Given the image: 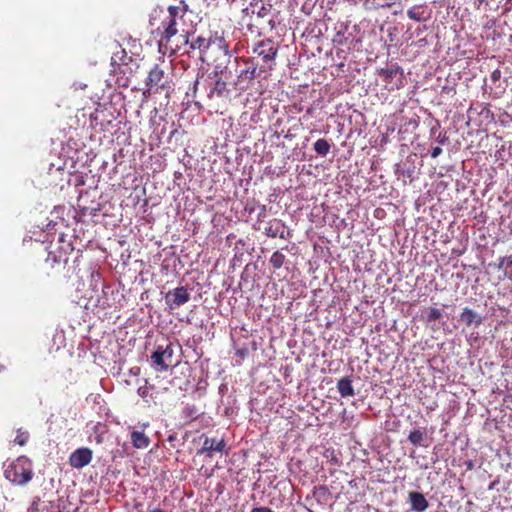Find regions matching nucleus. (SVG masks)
<instances>
[{"instance_id":"nucleus-1","label":"nucleus","mask_w":512,"mask_h":512,"mask_svg":"<svg viewBox=\"0 0 512 512\" xmlns=\"http://www.w3.org/2000/svg\"><path fill=\"white\" fill-rule=\"evenodd\" d=\"M5 478L12 484L23 486L34 476L32 461L26 456H19L6 468Z\"/></svg>"},{"instance_id":"nucleus-2","label":"nucleus","mask_w":512,"mask_h":512,"mask_svg":"<svg viewBox=\"0 0 512 512\" xmlns=\"http://www.w3.org/2000/svg\"><path fill=\"white\" fill-rule=\"evenodd\" d=\"M253 56L259 61L260 71L265 73L271 71L276 66V56L278 54V45L272 39H264L253 46Z\"/></svg>"},{"instance_id":"nucleus-3","label":"nucleus","mask_w":512,"mask_h":512,"mask_svg":"<svg viewBox=\"0 0 512 512\" xmlns=\"http://www.w3.org/2000/svg\"><path fill=\"white\" fill-rule=\"evenodd\" d=\"M222 74L223 71L215 70L204 79L202 84L206 98L211 102L225 101L229 98L230 90Z\"/></svg>"},{"instance_id":"nucleus-4","label":"nucleus","mask_w":512,"mask_h":512,"mask_svg":"<svg viewBox=\"0 0 512 512\" xmlns=\"http://www.w3.org/2000/svg\"><path fill=\"white\" fill-rule=\"evenodd\" d=\"M183 6H169L168 13L169 15L165 18L161 25L163 28V32L161 35V41H165L166 43L170 42L171 38L175 36L178 32L177 29V19L182 18L187 11V5L182 2Z\"/></svg>"},{"instance_id":"nucleus-5","label":"nucleus","mask_w":512,"mask_h":512,"mask_svg":"<svg viewBox=\"0 0 512 512\" xmlns=\"http://www.w3.org/2000/svg\"><path fill=\"white\" fill-rule=\"evenodd\" d=\"M377 74L385 83V88L389 91L400 89L404 86V72L397 63L381 68L377 71Z\"/></svg>"},{"instance_id":"nucleus-6","label":"nucleus","mask_w":512,"mask_h":512,"mask_svg":"<svg viewBox=\"0 0 512 512\" xmlns=\"http://www.w3.org/2000/svg\"><path fill=\"white\" fill-rule=\"evenodd\" d=\"M174 349L172 343L166 346L158 345L151 355L152 365L157 371H167L172 363Z\"/></svg>"},{"instance_id":"nucleus-7","label":"nucleus","mask_w":512,"mask_h":512,"mask_svg":"<svg viewBox=\"0 0 512 512\" xmlns=\"http://www.w3.org/2000/svg\"><path fill=\"white\" fill-rule=\"evenodd\" d=\"M246 67L242 69L237 76V84L242 82L250 83L255 78L261 77L264 71H260L259 61L256 58H247L243 60Z\"/></svg>"},{"instance_id":"nucleus-8","label":"nucleus","mask_w":512,"mask_h":512,"mask_svg":"<svg viewBox=\"0 0 512 512\" xmlns=\"http://www.w3.org/2000/svg\"><path fill=\"white\" fill-rule=\"evenodd\" d=\"M165 300L171 310L176 309L190 300V293L184 286L176 287L166 294Z\"/></svg>"},{"instance_id":"nucleus-9","label":"nucleus","mask_w":512,"mask_h":512,"mask_svg":"<svg viewBox=\"0 0 512 512\" xmlns=\"http://www.w3.org/2000/svg\"><path fill=\"white\" fill-rule=\"evenodd\" d=\"M93 458V451L87 447H81L73 451L68 459V463L72 468L82 469L90 464Z\"/></svg>"},{"instance_id":"nucleus-10","label":"nucleus","mask_w":512,"mask_h":512,"mask_svg":"<svg viewBox=\"0 0 512 512\" xmlns=\"http://www.w3.org/2000/svg\"><path fill=\"white\" fill-rule=\"evenodd\" d=\"M165 72L160 68L159 65H155L148 74L146 79V86L148 87V91H152L155 88L154 92H159V90H164L166 88L165 85Z\"/></svg>"},{"instance_id":"nucleus-11","label":"nucleus","mask_w":512,"mask_h":512,"mask_svg":"<svg viewBox=\"0 0 512 512\" xmlns=\"http://www.w3.org/2000/svg\"><path fill=\"white\" fill-rule=\"evenodd\" d=\"M226 447L224 439L217 440L215 438H209L205 436L201 449L197 451L198 455H205L206 457L212 458L214 452H223Z\"/></svg>"},{"instance_id":"nucleus-12","label":"nucleus","mask_w":512,"mask_h":512,"mask_svg":"<svg viewBox=\"0 0 512 512\" xmlns=\"http://www.w3.org/2000/svg\"><path fill=\"white\" fill-rule=\"evenodd\" d=\"M264 233L270 238L279 237L286 239L285 235V223L277 218H273L267 222V226L264 228Z\"/></svg>"},{"instance_id":"nucleus-13","label":"nucleus","mask_w":512,"mask_h":512,"mask_svg":"<svg viewBox=\"0 0 512 512\" xmlns=\"http://www.w3.org/2000/svg\"><path fill=\"white\" fill-rule=\"evenodd\" d=\"M132 60L130 56H128L126 50L121 47V45H116V50L113 51L111 56V66L113 67V72L117 73V70H120L122 65H128Z\"/></svg>"},{"instance_id":"nucleus-14","label":"nucleus","mask_w":512,"mask_h":512,"mask_svg":"<svg viewBox=\"0 0 512 512\" xmlns=\"http://www.w3.org/2000/svg\"><path fill=\"white\" fill-rule=\"evenodd\" d=\"M408 499L411 509L415 512H424L429 507L427 499L420 492H410Z\"/></svg>"},{"instance_id":"nucleus-15","label":"nucleus","mask_w":512,"mask_h":512,"mask_svg":"<svg viewBox=\"0 0 512 512\" xmlns=\"http://www.w3.org/2000/svg\"><path fill=\"white\" fill-rule=\"evenodd\" d=\"M270 5H266L264 0H251L249 7H246L243 12L256 14L259 18H265L270 13Z\"/></svg>"},{"instance_id":"nucleus-16","label":"nucleus","mask_w":512,"mask_h":512,"mask_svg":"<svg viewBox=\"0 0 512 512\" xmlns=\"http://www.w3.org/2000/svg\"><path fill=\"white\" fill-rule=\"evenodd\" d=\"M460 321L465 323L466 326L472 324L479 326L482 324V317L472 309L465 307L460 315Z\"/></svg>"},{"instance_id":"nucleus-17","label":"nucleus","mask_w":512,"mask_h":512,"mask_svg":"<svg viewBox=\"0 0 512 512\" xmlns=\"http://www.w3.org/2000/svg\"><path fill=\"white\" fill-rule=\"evenodd\" d=\"M337 389L341 397L347 398L355 395L352 380L349 377H343L337 382Z\"/></svg>"},{"instance_id":"nucleus-18","label":"nucleus","mask_w":512,"mask_h":512,"mask_svg":"<svg viewBox=\"0 0 512 512\" xmlns=\"http://www.w3.org/2000/svg\"><path fill=\"white\" fill-rule=\"evenodd\" d=\"M131 442L137 449H145L150 444L149 437L142 431L131 432Z\"/></svg>"},{"instance_id":"nucleus-19","label":"nucleus","mask_w":512,"mask_h":512,"mask_svg":"<svg viewBox=\"0 0 512 512\" xmlns=\"http://www.w3.org/2000/svg\"><path fill=\"white\" fill-rule=\"evenodd\" d=\"M66 262V258H63L61 255L58 256L54 251H49L45 259V265L51 270L64 267Z\"/></svg>"},{"instance_id":"nucleus-20","label":"nucleus","mask_w":512,"mask_h":512,"mask_svg":"<svg viewBox=\"0 0 512 512\" xmlns=\"http://www.w3.org/2000/svg\"><path fill=\"white\" fill-rule=\"evenodd\" d=\"M210 47V39H207L202 36H198L196 39L192 40L190 43L191 49H198L200 54H204Z\"/></svg>"},{"instance_id":"nucleus-21","label":"nucleus","mask_w":512,"mask_h":512,"mask_svg":"<svg viewBox=\"0 0 512 512\" xmlns=\"http://www.w3.org/2000/svg\"><path fill=\"white\" fill-rule=\"evenodd\" d=\"M330 149H331V143L328 140L324 139V138L318 139L314 143V151L319 156H322V157L327 156L328 153L330 152Z\"/></svg>"},{"instance_id":"nucleus-22","label":"nucleus","mask_w":512,"mask_h":512,"mask_svg":"<svg viewBox=\"0 0 512 512\" xmlns=\"http://www.w3.org/2000/svg\"><path fill=\"white\" fill-rule=\"evenodd\" d=\"M285 260L286 256L282 252L275 251L270 257V264L275 270L280 269L285 263Z\"/></svg>"},{"instance_id":"nucleus-23","label":"nucleus","mask_w":512,"mask_h":512,"mask_svg":"<svg viewBox=\"0 0 512 512\" xmlns=\"http://www.w3.org/2000/svg\"><path fill=\"white\" fill-rule=\"evenodd\" d=\"M424 438H425V434L421 430H413L410 432V434L408 436L409 442L411 444H413L414 446L421 445Z\"/></svg>"},{"instance_id":"nucleus-24","label":"nucleus","mask_w":512,"mask_h":512,"mask_svg":"<svg viewBox=\"0 0 512 512\" xmlns=\"http://www.w3.org/2000/svg\"><path fill=\"white\" fill-rule=\"evenodd\" d=\"M30 439V434L28 431L23 430L22 428L17 429V434L14 439V443L18 444L19 446H25Z\"/></svg>"},{"instance_id":"nucleus-25","label":"nucleus","mask_w":512,"mask_h":512,"mask_svg":"<svg viewBox=\"0 0 512 512\" xmlns=\"http://www.w3.org/2000/svg\"><path fill=\"white\" fill-rule=\"evenodd\" d=\"M442 317V312L438 308H429L426 314V321L428 323L439 320Z\"/></svg>"},{"instance_id":"nucleus-26","label":"nucleus","mask_w":512,"mask_h":512,"mask_svg":"<svg viewBox=\"0 0 512 512\" xmlns=\"http://www.w3.org/2000/svg\"><path fill=\"white\" fill-rule=\"evenodd\" d=\"M421 7H412L407 11V16L409 19L414 21H422L423 18V12L420 11Z\"/></svg>"},{"instance_id":"nucleus-27","label":"nucleus","mask_w":512,"mask_h":512,"mask_svg":"<svg viewBox=\"0 0 512 512\" xmlns=\"http://www.w3.org/2000/svg\"><path fill=\"white\" fill-rule=\"evenodd\" d=\"M504 266L511 267L512 266V256L502 257L500 258L498 268L502 269Z\"/></svg>"},{"instance_id":"nucleus-28","label":"nucleus","mask_w":512,"mask_h":512,"mask_svg":"<svg viewBox=\"0 0 512 512\" xmlns=\"http://www.w3.org/2000/svg\"><path fill=\"white\" fill-rule=\"evenodd\" d=\"M436 141L440 145H444L448 141L446 132H440L436 138Z\"/></svg>"},{"instance_id":"nucleus-29","label":"nucleus","mask_w":512,"mask_h":512,"mask_svg":"<svg viewBox=\"0 0 512 512\" xmlns=\"http://www.w3.org/2000/svg\"><path fill=\"white\" fill-rule=\"evenodd\" d=\"M500 77H501V71L499 69H496L491 73V79L493 82L498 81L500 79Z\"/></svg>"},{"instance_id":"nucleus-30","label":"nucleus","mask_w":512,"mask_h":512,"mask_svg":"<svg viewBox=\"0 0 512 512\" xmlns=\"http://www.w3.org/2000/svg\"><path fill=\"white\" fill-rule=\"evenodd\" d=\"M442 153V148L437 146V147H434L431 151V157L432 158H437L440 154Z\"/></svg>"},{"instance_id":"nucleus-31","label":"nucleus","mask_w":512,"mask_h":512,"mask_svg":"<svg viewBox=\"0 0 512 512\" xmlns=\"http://www.w3.org/2000/svg\"><path fill=\"white\" fill-rule=\"evenodd\" d=\"M251 512H274L272 509L268 507H256L251 510Z\"/></svg>"},{"instance_id":"nucleus-32","label":"nucleus","mask_w":512,"mask_h":512,"mask_svg":"<svg viewBox=\"0 0 512 512\" xmlns=\"http://www.w3.org/2000/svg\"><path fill=\"white\" fill-rule=\"evenodd\" d=\"M328 453H329V454H330V456H331V461H332V462H334L335 464H338V459H337V457L334 455V451H329V450H327V451L325 452V456H326V457H329Z\"/></svg>"},{"instance_id":"nucleus-33","label":"nucleus","mask_w":512,"mask_h":512,"mask_svg":"<svg viewBox=\"0 0 512 512\" xmlns=\"http://www.w3.org/2000/svg\"><path fill=\"white\" fill-rule=\"evenodd\" d=\"M138 394H139L141 397L145 398V397L147 396V394H148V388H147V387H140V388L138 389Z\"/></svg>"},{"instance_id":"nucleus-34","label":"nucleus","mask_w":512,"mask_h":512,"mask_svg":"<svg viewBox=\"0 0 512 512\" xmlns=\"http://www.w3.org/2000/svg\"><path fill=\"white\" fill-rule=\"evenodd\" d=\"M504 402L512 403V387L508 390V393L504 396Z\"/></svg>"},{"instance_id":"nucleus-35","label":"nucleus","mask_w":512,"mask_h":512,"mask_svg":"<svg viewBox=\"0 0 512 512\" xmlns=\"http://www.w3.org/2000/svg\"><path fill=\"white\" fill-rule=\"evenodd\" d=\"M199 85H201V83L198 80H196L194 85V92H197Z\"/></svg>"},{"instance_id":"nucleus-36","label":"nucleus","mask_w":512,"mask_h":512,"mask_svg":"<svg viewBox=\"0 0 512 512\" xmlns=\"http://www.w3.org/2000/svg\"><path fill=\"white\" fill-rule=\"evenodd\" d=\"M182 37H183L184 43L188 44V42H189L188 35H183Z\"/></svg>"},{"instance_id":"nucleus-37","label":"nucleus","mask_w":512,"mask_h":512,"mask_svg":"<svg viewBox=\"0 0 512 512\" xmlns=\"http://www.w3.org/2000/svg\"><path fill=\"white\" fill-rule=\"evenodd\" d=\"M150 512H165V511H164V510H162V509H154V510H152V511H150Z\"/></svg>"}]
</instances>
